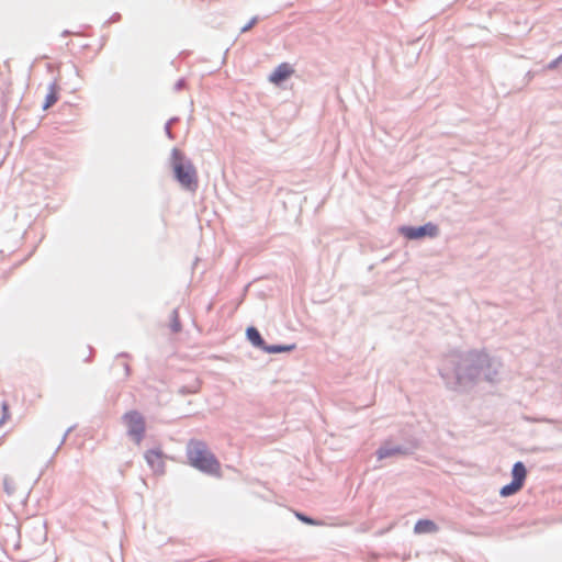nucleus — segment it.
Here are the masks:
<instances>
[{"label": "nucleus", "mask_w": 562, "mask_h": 562, "mask_svg": "<svg viewBox=\"0 0 562 562\" xmlns=\"http://www.w3.org/2000/svg\"><path fill=\"white\" fill-rule=\"evenodd\" d=\"M297 517H299L301 520H303V521H305V522H307V524H312V522H313L310 518L304 517V516H302V515H297Z\"/></svg>", "instance_id": "obj_14"}, {"label": "nucleus", "mask_w": 562, "mask_h": 562, "mask_svg": "<svg viewBox=\"0 0 562 562\" xmlns=\"http://www.w3.org/2000/svg\"><path fill=\"white\" fill-rule=\"evenodd\" d=\"M246 335H247V338L249 339V341L254 346L262 348L266 351L271 352V353L289 351L292 349V347H283V346L266 347L263 339L261 338L259 331L255 327L247 328Z\"/></svg>", "instance_id": "obj_6"}, {"label": "nucleus", "mask_w": 562, "mask_h": 562, "mask_svg": "<svg viewBox=\"0 0 562 562\" xmlns=\"http://www.w3.org/2000/svg\"><path fill=\"white\" fill-rule=\"evenodd\" d=\"M257 21L258 19L254 18L247 25L241 27V32H247L248 30H250L257 23Z\"/></svg>", "instance_id": "obj_13"}, {"label": "nucleus", "mask_w": 562, "mask_h": 562, "mask_svg": "<svg viewBox=\"0 0 562 562\" xmlns=\"http://www.w3.org/2000/svg\"><path fill=\"white\" fill-rule=\"evenodd\" d=\"M396 453H401L400 448L389 449V448H380L378 451L379 459H384L386 457L394 456Z\"/></svg>", "instance_id": "obj_11"}, {"label": "nucleus", "mask_w": 562, "mask_h": 562, "mask_svg": "<svg viewBox=\"0 0 562 562\" xmlns=\"http://www.w3.org/2000/svg\"><path fill=\"white\" fill-rule=\"evenodd\" d=\"M294 72V69L286 63L279 65L270 75L269 80L274 85H280Z\"/></svg>", "instance_id": "obj_8"}, {"label": "nucleus", "mask_w": 562, "mask_h": 562, "mask_svg": "<svg viewBox=\"0 0 562 562\" xmlns=\"http://www.w3.org/2000/svg\"><path fill=\"white\" fill-rule=\"evenodd\" d=\"M124 423L128 429V434L134 437L137 445L140 443L145 432V420L143 416L133 411L123 416Z\"/></svg>", "instance_id": "obj_4"}, {"label": "nucleus", "mask_w": 562, "mask_h": 562, "mask_svg": "<svg viewBox=\"0 0 562 562\" xmlns=\"http://www.w3.org/2000/svg\"><path fill=\"white\" fill-rule=\"evenodd\" d=\"M2 417L0 419V427L10 419V412H9V405L7 402L2 403Z\"/></svg>", "instance_id": "obj_12"}, {"label": "nucleus", "mask_w": 562, "mask_h": 562, "mask_svg": "<svg viewBox=\"0 0 562 562\" xmlns=\"http://www.w3.org/2000/svg\"><path fill=\"white\" fill-rule=\"evenodd\" d=\"M512 476L513 481L509 484L504 485L499 491V494L503 497L514 495L522 488L527 477V470L522 462L519 461L514 464Z\"/></svg>", "instance_id": "obj_3"}, {"label": "nucleus", "mask_w": 562, "mask_h": 562, "mask_svg": "<svg viewBox=\"0 0 562 562\" xmlns=\"http://www.w3.org/2000/svg\"><path fill=\"white\" fill-rule=\"evenodd\" d=\"M189 463L210 475L221 476V464L206 445L200 440H190L187 447Z\"/></svg>", "instance_id": "obj_1"}, {"label": "nucleus", "mask_w": 562, "mask_h": 562, "mask_svg": "<svg viewBox=\"0 0 562 562\" xmlns=\"http://www.w3.org/2000/svg\"><path fill=\"white\" fill-rule=\"evenodd\" d=\"M438 530L437 525L429 519H420L415 524L414 531L416 533H434Z\"/></svg>", "instance_id": "obj_9"}, {"label": "nucleus", "mask_w": 562, "mask_h": 562, "mask_svg": "<svg viewBox=\"0 0 562 562\" xmlns=\"http://www.w3.org/2000/svg\"><path fill=\"white\" fill-rule=\"evenodd\" d=\"M57 100H58V88L56 87V85H50L48 93L46 94V98H45L43 109L44 110L49 109L57 102Z\"/></svg>", "instance_id": "obj_10"}, {"label": "nucleus", "mask_w": 562, "mask_h": 562, "mask_svg": "<svg viewBox=\"0 0 562 562\" xmlns=\"http://www.w3.org/2000/svg\"><path fill=\"white\" fill-rule=\"evenodd\" d=\"M145 459L147 463L150 465V468L156 473H164L165 470V457L160 450H148L145 454Z\"/></svg>", "instance_id": "obj_7"}, {"label": "nucleus", "mask_w": 562, "mask_h": 562, "mask_svg": "<svg viewBox=\"0 0 562 562\" xmlns=\"http://www.w3.org/2000/svg\"><path fill=\"white\" fill-rule=\"evenodd\" d=\"M172 169L179 183L191 191L198 187V177L194 166L184 159L182 153L178 149L172 150Z\"/></svg>", "instance_id": "obj_2"}, {"label": "nucleus", "mask_w": 562, "mask_h": 562, "mask_svg": "<svg viewBox=\"0 0 562 562\" xmlns=\"http://www.w3.org/2000/svg\"><path fill=\"white\" fill-rule=\"evenodd\" d=\"M401 233L408 239H419L423 237H435L438 234V227L432 223H427L419 227H402Z\"/></svg>", "instance_id": "obj_5"}]
</instances>
